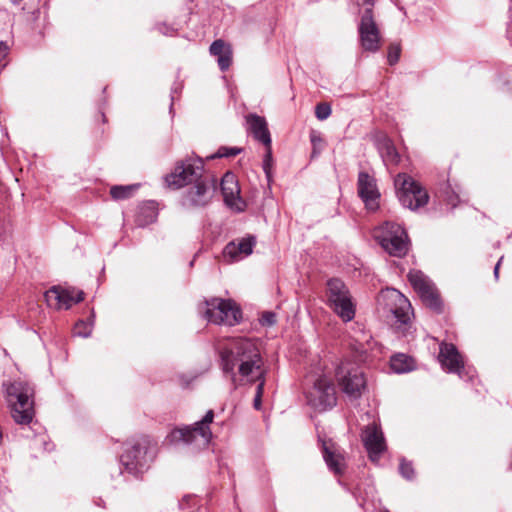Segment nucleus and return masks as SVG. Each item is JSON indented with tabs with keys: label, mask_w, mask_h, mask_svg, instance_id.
I'll return each mask as SVG.
<instances>
[{
	"label": "nucleus",
	"mask_w": 512,
	"mask_h": 512,
	"mask_svg": "<svg viewBox=\"0 0 512 512\" xmlns=\"http://www.w3.org/2000/svg\"><path fill=\"white\" fill-rule=\"evenodd\" d=\"M181 89H182V84L177 83V82L174 83L171 88V104H170V108H169L170 113H172V111H173V103H174V99H175L174 94L179 93L181 91Z\"/></svg>",
	"instance_id": "45"
},
{
	"label": "nucleus",
	"mask_w": 512,
	"mask_h": 512,
	"mask_svg": "<svg viewBox=\"0 0 512 512\" xmlns=\"http://www.w3.org/2000/svg\"><path fill=\"white\" fill-rule=\"evenodd\" d=\"M223 257L229 261H238L241 258V253L237 249V243L229 242L223 249Z\"/></svg>",
	"instance_id": "35"
},
{
	"label": "nucleus",
	"mask_w": 512,
	"mask_h": 512,
	"mask_svg": "<svg viewBox=\"0 0 512 512\" xmlns=\"http://www.w3.org/2000/svg\"><path fill=\"white\" fill-rule=\"evenodd\" d=\"M446 202L447 204L451 205L452 208H455L460 203V197L454 191L448 192L446 196Z\"/></svg>",
	"instance_id": "44"
},
{
	"label": "nucleus",
	"mask_w": 512,
	"mask_h": 512,
	"mask_svg": "<svg viewBox=\"0 0 512 512\" xmlns=\"http://www.w3.org/2000/svg\"><path fill=\"white\" fill-rule=\"evenodd\" d=\"M400 54H401L400 44H398V43L390 44V46L388 48V55H387V61H388L389 65H391V66L395 65L399 61Z\"/></svg>",
	"instance_id": "37"
},
{
	"label": "nucleus",
	"mask_w": 512,
	"mask_h": 512,
	"mask_svg": "<svg viewBox=\"0 0 512 512\" xmlns=\"http://www.w3.org/2000/svg\"><path fill=\"white\" fill-rule=\"evenodd\" d=\"M310 141L313 146L311 156L317 157L323 150V139L319 133L313 131L310 134Z\"/></svg>",
	"instance_id": "36"
},
{
	"label": "nucleus",
	"mask_w": 512,
	"mask_h": 512,
	"mask_svg": "<svg viewBox=\"0 0 512 512\" xmlns=\"http://www.w3.org/2000/svg\"><path fill=\"white\" fill-rule=\"evenodd\" d=\"M95 314L91 310V314L87 320H78L74 326L73 334L82 338L90 337L94 327Z\"/></svg>",
	"instance_id": "29"
},
{
	"label": "nucleus",
	"mask_w": 512,
	"mask_h": 512,
	"mask_svg": "<svg viewBox=\"0 0 512 512\" xmlns=\"http://www.w3.org/2000/svg\"><path fill=\"white\" fill-rule=\"evenodd\" d=\"M327 298L330 307L344 322H349L355 317V305L350 291L341 279L328 280Z\"/></svg>",
	"instance_id": "10"
},
{
	"label": "nucleus",
	"mask_w": 512,
	"mask_h": 512,
	"mask_svg": "<svg viewBox=\"0 0 512 512\" xmlns=\"http://www.w3.org/2000/svg\"><path fill=\"white\" fill-rule=\"evenodd\" d=\"M219 366L226 378L236 389L246 378L250 382H258L256 394L262 397L265 386V370L257 343L245 337L229 338L220 342L217 347Z\"/></svg>",
	"instance_id": "1"
},
{
	"label": "nucleus",
	"mask_w": 512,
	"mask_h": 512,
	"mask_svg": "<svg viewBox=\"0 0 512 512\" xmlns=\"http://www.w3.org/2000/svg\"><path fill=\"white\" fill-rule=\"evenodd\" d=\"M362 441L372 462L379 461L386 450V441L381 426L376 422L366 425L362 431Z\"/></svg>",
	"instance_id": "16"
},
{
	"label": "nucleus",
	"mask_w": 512,
	"mask_h": 512,
	"mask_svg": "<svg viewBox=\"0 0 512 512\" xmlns=\"http://www.w3.org/2000/svg\"><path fill=\"white\" fill-rule=\"evenodd\" d=\"M256 244L255 236L248 235L247 237L242 238L237 243V249L240 251L241 255L248 256L253 252V247Z\"/></svg>",
	"instance_id": "32"
},
{
	"label": "nucleus",
	"mask_w": 512,
	"mask_h": 512,
	"mask_svg": "<svg viewBox=\"0 0 512 512\" xmlns=\"http://www.w3.org/2000/svg\"><path fill=\"white\" fill-rule=\"evenodd\" d=\"M394 185L398 200L403 207L416 210L428 203L427 191L408 174H397Z\"/></svg>",
	"instance_id": "6"
},
{
	"label": "nucleus",
	"mask_w": 512,
	"mask_h": 512,
	"mask_svg": "<svg viewBox=\"0 0 512 512\" xmlns=\"http://www.w3.org/2000/svg\"><path fill=\"white\" fill-rule=\"evenodd\" d=\"M213 419L214 411L210 409L201 420L196 421L194 424L173 429L167 436V440L174 445L181 443L190 445L195 443L198 438H201L203 443L207 444L212 436L209 425Z\"/></svg>",
	"instance_id": "9"
},
{
	"label": "nucleus",
	"mask_w": 512,
	"mask_h": 512,
	"mask_svg": "<svg viewBox=\"0 0 512 512\" xmlns=\"http://www.w3.org/2000/svg\"><path fill=\"white\" fill-rule=\"evenodd\" d=\"M10 46L6 41H0V71L7 65Z\"/></svg>",
	"instance_id": "40"
},
{
	"label": "nucleus",
	"mask_w": 512,
	"mask_h": 512,
	"mask_svg": "<svg viewBox=\"0 0 512 512\" xmlns=\"http://www.w3.org/2000/svg\"><path fill=\"white\" fill-rule=\"evenodd\" d=\"M371 335H363V340H355V350L359 354L361 360H366L369 357V352L372 351L374 342H371Z\"/></svg>",
	"instance_id": "31"
},
{
	"label": "nucleus",
	"mask_w": 512,
	"mask_h": 512,
	"mask_svg": "<svg viewBox=\"0 0 512 512\" xmlns=\"http://www.w3.org/2000/svg\"><path fill=\"white\" fill-rule=\"evenodd\" d=\"M46 303L53 309H69L73 304V291L53 286L44 294Z\"/></svg>",
	"instance_id": "19"
},
{
	"label": "nucleus",
	"mask_w": 512,
	"mask_h": 512,
	"mask_svg": "<svg viewBox=\"0 0 512 512\" xmlns=\"http://www.w3.org/2000/svg\"><path fill=\"white\" fill-rule=\"evenodd\" d=\"M197 503V498L192 495H186L184 496L181 501H179V507L180 509L184 510L186 508H190Z\"/></svg>",
	"instance_id": "42"
},
{
	"label": "nucleus",
	"mask_w": 512,
	"mask_h": 512,
	"mask_svg": "<svg viewBox=\"0 0 512 512\" xmlns=\"http://www.w3.org/2000/svg\"><path fill=\"white\" fill-rule=\"evenodd\" d=\"M390 367L397 374L408 373L415 369V361L404 353H398L391 357Z\"/></svg>",
	"instance_id": "27"
},
{
	"label": "nucleus",
	"mask_w": 512,
	"mask_h": 512,
	"mask_svg": "<svg viewBox=\"0 0 512 512\" xmlns=\"http://www.w3.org/2000/svg\"><path fill=\"white\" fill-rule=\"evenodd\" d=\"M399 473L404 479L408 481H412L415 479V470L413 464L411 461H408L405 458L400 459Z\"/></svg>",
	"instance_id": "33"
},
{
	"label": "nucleus",
	"mask_w": 512,
	"mask_h": 512,
	"mask_svg": "<svg viewBox=\"0 0 512 512\" xmlns=\"http://www.w3.org/2000/svg\"><path fill=\"white\" fill-rule=\"evenodd\" d=\"M83 300H84V292L83 291H77L76 293L73 292L74 304L80 303Z\"/></svg>",
	"instance_id": "46"
},
{
	"label": "nucleus",
	"mask_w": 512,
	"mask_h": 512,
	"mask_svg": "<svg viewBox=\"0 0 512 512\" xmlns=\"http://www.w3.org/2000/svg\"><path fill=\"white\" fill-rule=\"evenodd\" d=\"M158 454V444L151 437L142 435L127 440L119 457L120 474L142 480Z\"/></svg>",
	"instance_id": "2"
},
{
	"label": "nucleus",
	"mask_w": 512,
	"mask_h": 512,
	"mask_svg": "<svg viewBox=\"0 0 512 512\" xmlns=\"http://www.w3.org/2000/svg\"><path fill=\"white\" fill-rule=\"evenodd\" d=\"M247 122L254 138L263 143L265 146H270L271 136L265 118L256 114H250L247 117Z\"/></svg>",
	"instance_id": "21"
},
{
	"label": "nucleus",
	"mask_w": 512,
	"mask_h": 512,
	"mask_svg": "<svg viewBox=\"0 0 512 512\" xmlns=\"http://www.w3.org/2000/svg\"><path fill=\"white\" fill-rule=\"evenodd\" d=\"M138 184L132 185H116L111 187L110 195L115 200H123L132 196V194L138 189Z\"/></svg>",
	"instance_id": "30"
},
{
	"label": "nucleus",
	"mask_w": 512,
	"mask_h": 512,
	"mask_svg": "<svg viewBox=\"0 0 512 512\" xmlns=\"http://www.w3.org/2000/svg\"><path fill=\"white\" fill-rule=\"evenodd\" d=\"M204 162L200 157H187L176 162L173 171L166 175L168 186L179 189L207 177L203 173Z\"/></svg>",
	"instance_id": "7"
},
{
	"label": "nucleus",
	"mask_w": 512,
	"mask_h": 512,
	"mask_svg": "<svg viewBox=\"0 0 512 512\" xmlns=\"http://www.w3.org/2000/svg\"><path fill=\"white\" fill-rule=\"evenodd\" d=\"M331 106L328 103H319L315 107V115L318 120H326L331 115Z\"/></svg>",
	"instance_id": "39"
},
{
	"label": "nucleus",
	"mask_w": 512,
	"mask_h": 512,
	"mask_svg": "<svg viewBox=\"0 0 512 512\" xmlns=\"http://www.w3.org/2000/svg\"><path fill=\"white\" fill-rule=\"evenodd\" d=\"M502 260H503V256L500 257V259L498 260V262L496 263V265L494 267V277L496 279H498V277H499V268H500Z\"/></svg>",
	"instance_id": "48"
},
{
	"label": "nucleus",
	"mask_w": 512,
	"mask_h": 512,
	"mask_svg": "<svg viewBox=\"0 0 512 512\" xmlns=\"http://www.w3.org/2000/svg\"><path fill=\"white\" fill-rule=\"evenodd\" d=\"M156 30L166 36H173L176 29L173 26L167 25L166 23H159L156 25Z\"/></svg>",
	"instance_id": "43"
},
{
	"label": "nucleus",
	"mask_w": 512,
	"mask_h": 512,
	"mask_svg": "<svg viewBox=\"0 0 512 512\" xmlns=\"http://www.w3.org/2000/svg\"><path fill=\"white\" fill-rule=\"evenodd\" d=\"M408 280L419 298L436 287L433 281L420 270H411L408 273Z\"/></svg>",
	"instance_id": "24"
},
{
	"label": "nucleus",
	"mask_w": 512,
	"mask_h": 512,
	"mask_svg": "<svg viewBox=\"0 0 512 512\" xmlns=\"http://www.w3.org/2000/svg\"><path fill=\"white\" fill-rule=\"evenodd\" d=\"M335 376L342 393L350 402L361 398L367 381L359 367L349 361H343L336 368Z\"/></svg>",
	"instance_id": "5"
},
{
	"label": "nucleus",
	"mask_w": 512,
	"mask_h": 512,
	"mask_svg": "<svg viewBox=\"0 0 512 512\" xmlns=\"http://www.w3.org/2000/svg\"><path fill=\"white\" fill-rule=\"evenodd\" d=\"M381 247L392 256L402 257L408 251L405 229L394 222H385L376 235Z\"/></svg>",
	"instance_id": "13"
},
{
	"label": "nucleus",
	"mask_w": 512,
	"mask_h": 512,
	"mask_svg": "<svg viewBox=\"0 0 512 512\" xmlns=\"http://www.w3.org/2000/svg\"><path fill=\"white\" fill-rule=\"evenodd\" d=\"M420 299L423 304L433 312L437 314L443 312L444 305L437 287L429 290L428 293L422 295Z\"/></svg>",
	"instance_id": "28"
},
{
	"label": "nucleus",
	"mask_w": 512,
	"mask_h": 512,
	"mask_svg": "<svg viewBox=\"0 0 512 512\" xmlns=\"http://www.w3.org/2000/svg\"><path fill=\"white\" fill-rule=\"evenodd\" d=\"M305 397L307 404L319 412L330 410L337 404L334 383L326 375H320L312 381V385L305 391Z\"/></svg>",
	"instance_id": "8"
},
{
	"label": "nucleus",
	"mask_w": 512,
	"mask_h": 512,
	"mask_svg": "<svg viewBox=\"0 0 512 512\" xmlns=\"http://www.w3.org/2000/svg\"><path fill=\"white\" fill-rule=\"evenodd\" d=\"M319 441L321 442L323 459L328 469L335 475L342 474L345 469V460L343 455L337 452L334 444L331 441L327 442L322 439H319Z\"/></svg>",
	"instance_id": "18"
},
{
	"label": "nucleus",
	"mask_w": 512,
	"mask_h": 512,
	"mask_svg": "<svg viewBox=\"0 0 512 512\" xmlns=\"http://www.w3.org/2000/svg\"><path fill=\"white\" fill-rule=\"evenodd\" d=\"M261 404H262V397H260V395H255L254 401H253L254 408L256 410H259L261 408Z\"/></svg>",
	"instance_id": "47"
},
{
	"label": "nucleus",
	"mask_w": 512,
	"mask_h": 512,
	"mask_svg": "<svg viewBox=\"0 0 512 512\" xmlns=\"http://www.w3.org/2000/svg\"><path fill=\"white\" fill-rule=\"evenodd\" d=\"M385 512H389L388 510H386Z\"/></svg>",
	"instance_id": "50"
},
{
	"label": "nucleus",
	"mask_w": 512,
	"mask_h": 512,
	"mask_svg": "<svg viewBox=\"0 0 512 512\" xmlns=\"http://www.w3.org/2000/svg\"><path fill=\"white\" fill-rule=\"evenodd\" d=\"M438 358L447 373L457 374L463 381L473 383L476 378V370L472 366L464 364L463 357L454 344L441 343Z\"/></svg>",
	"instance_id": "12"
},
{
	"label": "nucleus",
	"mask_w": 512,
	"mask_h": 512,
	"mask_svg": "<svg viewBox=\"0 0 512 512\" xmlns=\"http://www.w3.org/2000/svg\"><path fill=\"white\" fill-rule=\"evenodd\" d=\"M215 189L216 179L209 175L193 183L183 194L181 203L187 208L203 207L211 201Z\"/></svg>",
	"instance_id": "14"
},
{
	"label": "nucleus",
	"mask_w": 512,
	"mask_h": 512,
	"mask_svg": "<svg viewBox=\"0 0 512 512\" xmlns=\"http://www.w3.org/2000/svg\"><path fill=\"white\" fill-rule=\"evenodd\" d=\"M205 318L214 324L234 326L240 323L242 312L230 299L211 298L205 301Z\"/></svg>",
	"instance_id": "11"
},
{
	"label": "nucleus",
	"mask_w": 512,
	"mask_h": 512,
	"mask_svg": "<svg viewBox=\"0 0 512 512\" xmlns=\"http://www.w3.org/2000/svg\"><path fill=\"white\" fill-rule=\"evenodd\" d=\"M377 304L387 317L394 319L392 327L399 336L409 337L413 334L411 324L412 307L409 300L397 289L386 288L377 296Z\"/></svg>",
	"instance_id": "3"
},
{
	"label": "nucleus",
	"mask_w": 512,
	"mask_h": 512,
	"mask_svg": "<svg viewBox=\"0 0 512 512\" xmlns=\"http://www.w3.org/2000/svg\"><path fill=\"white\" fill-rule=\"evenodd\" d=\"M408 280L419 298L436 287L433 281L420 270H411L408 273Z\"/></svg>",
	"instance_id": "23"
},
{
	"label": "nucleus",
	"mask_w": 512,
	"mask_h": 512,
	"mask_svg": "<svg viewBox=\"0 0 512 512\" xmlns=\"http://www.w3.org/2000/svg\"><path fill=\"white\" fill-rule=\"evenodd\" d=\"M11 416L17 424L29 425L34 417V387L27 381L3 383Z\"/></svg>",
	"instance_id": "4"
},
{
	"label": "nucleus",
	"mask_w": 512,
	"mask_h": 512,
	"mask_svg": "<svg viewBox=\"0 0 512 512\" xmlns=\"http://www.w3.org/2000/svg\"><path fill=\"white\" fill-rule=\"evenodd\" d=\"M358 33L361 47L365 51L376 52L379 50L380 32L374 20L373 10L371 7L364 9L358 25Z\"/></svg>",
	"instance_id": "15"
},
{
	"label": "nucleus",
	"mask_w": 512,
	"mask_h": 512,
	"mask_svg": "<svg viewBox=\"0 0 512 512\" xmlns=\"http://www.w3.org/2000/svg\"><path fill=\"white\" fill-rule=\"evenodd\" d=\"M357 190L367 209L375 211L379 207L380 193L373 176L364 171L359 172Z\"/></svg>",
	"instance_id": "17"
},
{
	"label": "nucleus",
	"mask_w": 512,
	"mask_h": 512,
	"mask_svg": "<svg viewBox=\"0 0 512 512\" xmlns=\"http://www.w3.org/2000/svg\"><path fill=\"white\" fill-rule=\"evenodd\" d=\"M40 14H41V12H40V10H39V9L34 10V11L32 12V19H33L34 21H35V20H37V19L39 18Z\"/></svg>",
	"instance_id": "49"
},
{
	"label": "nucleus",
	"mask_w": 512,
	"mask_h": 512,
	"mask_svg": "<svg viewBox=\"0 0 512 512\" xmlns=\"http://www.w3.org/2000/svg\"><path fill=\"white\" fill-rule=\"evenodd\" d=\"M242 151L241 148L238 147H226L222 146L220 147L216 153L207 156V159H216V158H223V157H234L238 154H240Z\"/></svg>",
	"instance_id": "34"
},
{
	"label": "nucleus",
	"mask_w": 512,
	"mask_h": 512,
	"mask_svg": "<svg viewBox=\"0 0 512 512\" xmlns=\"http://www.w3.org/2000/svg\"><path fill=\"white\" fill-rule=\"evenodd\" d=\"M221 191L227 205H232L233 202L239 198L240 190L235 176L232 173L227 172L223 176L221 180Z\"/></svg>",
	"instance_id": "26"
},
{
	"label": "nucleus",
	"mask_w": 512,
	"mask_h": 512,
	"mask_svg": "<svg viewBox=\"0 0 512 512\" xmlns=\"http://www.w3.org/2000/svg\"><path fill=\"white\" fill-rule=\"evenodd\" d=\"M378 151L383 159V162L388 164H397L400 161V155L392 142V140L386 136H383L377 141Z\"/></svg>",
	"instance_id": "25"
},
{
	"label": "nucleus",
	"mask_w": 512,
	"mask_h": 512,
	"mask_svg": "<svg viewBox=\"0 0 512 512\" xmlns=\"http://www.w3.org/2000/svg\"><path fill=\"white\" fill-rule=\"evenodd\" d=\"M210 54L217 60L219 69L224 72L229 69L232 63L231 45L222 39H217L210 45Z\"/></svg>",
	"instance_id": "20"
},
{
	"label": "nucleus",
	"mask_w": 512,
	"mask_h": 512,
	"mask_svg": "<svg viewBox=\"0 0 512 512\" xmlns=\"http://www.w3.org/2000/svg\"><path fill=\"white\" fill-rule=\"evenodd\" d=\"M267 147V151L263 157V163H262V168H263V171L266 175V178L268 181L271 180V168H272V163H273V157H272V152H271V145L270 146H266Z\"/></svg>",
	"instance_id": "38"
},
{
	"label": "nucleus",
	"mask_w": 512,
	"mask_h": 512,
	"mask_svg": "<svg viewBox=\"0 0 512 512\" xmlns=\"http://www.w3.org/2000/svg\"><path fill=\"white\" fill-rule=\"evenodd\" d=\"M259 321L262 326L271 327L276 323V314L272 311H264Z\"/></svg>",
	"instance_id": "41"
},
{
	"label": "nucleus",
	"mask_w": 512,
	"mask_h": 512,
	"mask_svg": "<svg viewBox=\"0 0 512 512\" xmlns=\"http://www.w3.org/2000/svg\"><path fill=\"white\" fill-rule=\"evenodd\" d=\"M158 216L157 203L148 200L138 206L135 222L138 227H145L156 221Z\"/></svg>",
	"instance_id": "22"
}]
</instances>
